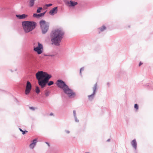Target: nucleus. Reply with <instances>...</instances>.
<instances>
[{"label":"nucleus","instance_id":"1","mask_svg":"<svg viewBox=\"0 0 153 153\" xmlns=\"http://www.w3.org/2000/svg\"><path fill=\"white\" fill-rule=\"evenodd\" d=\"M64 34L63 31L60 29L52 31L51 34L52 44H54L56 46L59 45Z\"/></svg>","mask_w":153,"mask_h":153},{"label":"nucleus","instance_id":"2","mask_svg":"<svg viewBox=\"0 0 153 153\" xmlns=\"http://www.w3.org/2000/svg\"><path fill=\"white\" fill-rule=\"evenodd\" d=\"M22 25L25 32L27 33L35 28L36 23L33 21H24L22 22Z\"/></svg>","mask_w":153,"mask_h":153},{"label":"nucleus","instance_id":"3","mask_svg":"<svg viewBox=\"0 0 153 153\" xmlns=\"http://www.w3.org/2000/svg\"><path fill=\"white\" fill-rule=\"evenodd\" d=\"M39 24L42 33L43 34H45L48 30L49 23L46 22L45 20H42L40 21Z\"/></svg>","mask_w":153,"mask_h":153},{"label":"nucleus","instance_id":"4","mask_svg":"<svg viewBox=\"0 0 153 153\" xmlns=\"http://www.w3.org/2000/svg\"><path fill=\"white\" fill-rule=\"evenodd\" d=\"M36 76L38 80H43L47 77H49V78L51 77V75H49L46 72H44L42 71L37 72L36 74Z\"/></svg>","mask_w":153,"mask_h":153},{"label":"nucleus","instance_id":"5","mask_svg":"<svg viewBox=\"0 0 153 153\" xmlns=\"http://www.w3.org/2000/svg\"><path fill=\"white\" fill-rule=\"evenodd\" d=\"M63 91L69 97H74L75 96V93L71 89L69 88L68 86L64 88Z\"/></svg>","mask_w":153,"mask_h":153},{"label":"nucleus","instance_id":"6","mask_svg":"<svg viewBox=\"0 0 153 153\" xmlns=\"http://www.w3.org/2000/svg\"><path fill=\"white\" fill-rule=\"evenodd\" d=\"M50 79L49 77H47L43 80H38L39 85L42 88H44L45 86Z\"/></svg>","mask_w":153,"mask_h":153},{"label":"nucleus","instance_id":"7","mask_svg":"<svg viewBox=\"0 0 153 153\" xmlns=\"http://www.w3.org/2000/svg\"><path fill=\"white\" fill-rule=\"evenodd\" d=\"M31 88L32 85L31 83L29 81H27L25 87V94L26 95H28L30 92Z\"/></svg>","mask_w":153,"mask_h":153},{"label":"nucleus","instance_id":"8","mask_svg":"<svg viewBox=\"0 0 153 153\" xmlns=\"http://www.w3.org/2000/svg\"><path fill=\"white\" fill-rule=\"evenodd\" d=\"M57 85L59 87L62 88L63 90L67 86L65 84L64 82L61 80H57Z\"/></svg>","mask_w":153,"mask_h":153},{"label":"nucleus","instance_id":"9","mask_svg":"<svg viewBox=\"0 0 153 153\" xmlns=\"http://www.w3.org/2000/svg\"><path fill=\"white\" fill-rule=\"evenodd\" d=\"M97 84L96 83L95 84L93 88V93L92 94H91L90 95H89L88 96V99L90 100H91L94 97V94H95V92H96V91L97 89Z\"/></svg>","mask_w":153,"mask_h":153},{"label":"nucleus","instance_id":"10","mask_svg":"<svg viewBox=\"0 0 153 153\" xmlns=\"http://www.w3.org/2000/svg\"><path fill=\"white\" fill-rule=\"evenodd\" d=\"M58 12V7H56L52 9L51 10L49 11V14L52 15L53 16L55 14H56Z\"/></svg>","mask_w":153,"mask_h":153},{"label":"nucleus","instance_id":"11","mask_svg":"<svg viewBox=\"0 0 153 153\" xmlns=\"http://www.w3.org/2000/svg\"><path fill=\"white\" fill-rule=\"evenodd\" d=\"M16 16L19 19H24L27 16V15L25 14H23L22 15H16Z\"/></svg>","mask_w":153,"mask_h":153},{"label":"nucleus","instance_id":"12","mask_svg":"<svg viewBox=\"0 0 153 153\" xmlns=\"http://www.w3.org/2000/svg\"><path fill=\"white\" fill-rule=\"evenodd\" d=\"M46 11L42 13H41L39 14H37V13H34L33 14V16L34 17L36 18H39L40 17L43 16H44V14L46 13Z\"/></svg>","mask_w":153,"mask_h":153},{"label":"nucleus","instance_id":"13","mask_svg":"<svg viewBox=\"0 0 153 153\" xmlns=\"http://www.w3.org/2000/svg\"><path fill=\"white\" fill-rule=\"evenodd\" d=\"M37 142V139H35L33 140V143L30 144V148L31 149H33L34 146H35L36 143Z\"/></svg>","mask_w":153,"mask_h":153},{"label":"nucleus","instance_id":"14","mask_svg":"<svg viewBox=\"0 0 153 153\" xmlns=\"http://www.w3.org/2000/svg\"><path fill=\"white\" fill-rule=\"evenodd\" d=\"M68 4H70V6H74L77 4L78 3L75 1H68L67 3Z\"/></svg>","mask_w":153,"mask_h":153},{"label":"nucleus","instance_id":"15","mask_svg":"<svg viewBox=\"0 0 153 153\" xmlns=\"http://www.w3.org/2000/svg\"><path fill=\"white\" fill-rule=\"evenodd\" d=\"M43 48H34V50L35 51L37 52L38 54L41 53L43 51Z\"/></svg>","mask_w":153,"mask_h":153},{"label":"nucleus","instance_id":"16","mask_svg":"<svg viewBox=\"0 0 153 153\" xmlns=\"http://www.w3.org/2000/svg\"><path fill=\"white\" fill-rule=\"evenodd\" d=\"M106 29V27L105 26H102V27H100L98 29L99 30V33H100L101 32L103 31Z\"/></svg>","mask_w":153,"mask_h":153},{"label":"nucleus","instance_id":"17","mask_svg":"<svg viewBox=\"0 0 153 153\" xmlns=\"http://www.w3.org/2000/svg\"><path fill=\"white\" fill-rule=\"evenodd\" d=\"M131 144L132 146L136 149L137 148V144L135 140H133L131 142Z\"/></svg>","mask_w":153,"mask_h":153},{"label":"nucleus","instance_id":"18","mask_svg":"<svg viewBox=\"0 0 153 153\" xmlns=\"http://www.w3.org/2000/svg\"><path fill=\"white\" fill-rule=\"evenodd\" d=\"M35 0H30L29 1V6L30 7H32L34 4Z\"/></svg>","mask_w":153,"mask_h":153},{"label":"nucleus","instance_id":"19","mask_svg":"<svg viewBox=\"0 0 153 153\" xmlns=\"http://www.w3.org/2000/svg\"><path fill=\"white\" fill-rule=\"evenodd\" d=\"M33 48H43L42 45L39 42H38V46L36 47H34Z\"/></svg>","mask_w":153,"mask_h":153},{"label":"nucleus","instance_id":"20","mask_svg":"<svg viewBox=\"0 0 153 153\" xmlns=\"http://www.w3.org/2000/svg\"><path fill=\"white\" fill-rule=\"evenodd\" d=\"M35 91L36 93L37 94H39V93L40 90L39 89V88L38 86H36V87Z\"/></svg>","mask_w":153,"mask_h":153},{"label":"nucleus","instance_id":"21","mask_svg":"<svg viewBox=\"0 0 153 153\" xmlns=\"http://www.w3.org/2000/svg\"><path fill=\"white\" fill-rule=\"evenodd\" d=\"M42 9V7H39L37 10L36 12L37 13H40L41 12V10Z\"/></svg>","mask_w":153,"mask_h":153},{"label":"nucleus","instance_id":"22","mask_svg":"<svg viewBox=\"0 0 153 153\" xmlns=\"http://www.w3.org/2000/svg\"><path fill=\"white\" fill-rule=\"evenodd\" d=\"M53 84V82L52 81H50L48 83V86H50Z\"/></svg>","mask_w":153,"mask_h":153},{"label":"nucleus","instance_id":"23","mask_svg":"<svg viewBox=\"0 0 153 153\" xmlns=\"http://www.w3.org/2000/svg\"><path fill=\"white\" fill-rule=\"evenodd\" d=\"M49 92L48 91H46L45 93V95L46 97L48 96L49 94Z\"/></svg>","mask_w":153,"mask_h":153},{"label":"nucleus","instance_id":"24","mask_svg":"<svg viewBox=\"0 0 153 153\" xmlns=\"http://www.w3.org/2000/svg\"><path fill=\"white\" fill-rule=\"evenodd\" d=\"M134 108L137 110L138 108V107L137 104H135L134 106Z\"/></svg>","mask_w":153,"mask_h":153},{"label":"nucleus","instance_id":"25","mask_svg":"<svg viewBox=\"0 0 153 153\" xmlns=\"http://www.w3.org/2000/svg\"><path fill=\"white\" fill-rule=\"evenodd\" d=\"M45 5H46V6L47 7H49L52 6V4H46Z\"/></svg>","mask_w":153,"mask_h":153},{"label":"nucleus","instance_id":"26","mask_svg":"<svg viewBox=\"0 0 153 153\" xmlns=\"http://www.w3.org/2000/svg\"><path fill=\"white\" fill-rule=\"evenodd\" d=\"M27 131H23L22 132V134H25L26 133H27Z\"/></svg>","mask_w":153,"mask_h":153},{"label":"nucleus","instance_id":"27","mask_svg":"<svg viewBox=\"0 0 153 153\" xmlns=\"http://www.w3.org/2000/svg\"><path fill=\"white\" fill-rule=\"evenodd\" d=\"M29 108L32 110H35V108L33 107H30Z\"/></svg>","mask_w":153,"mask_h":153},{"label":"nucleus","instance_id":"28","mask_svg":"<svg viewBox=\"0 0 153 153\" xmlns=\"http://www.w3.org/2000/svg\"><path fill=\"white\" fill-rule=\"evenodd\" d=\"M73 114H74V116H75L76 115V113L75 111V110L73 111Z\"/></svg>","mask_w":153,"mask_h":153},{"label":"nucleus","instance_id":"29","mask_svg":"<svg viewBox=\"0 0 153 153\" xmlns=\"http://www.w3.org/2000/svg\"><path fill=\"white\" fill-rule=\"evenodd\" d=\"M46 143L48 145V146L49 147L50 146V144L46 142Z\"/></svg>","mask_w":153,"mask_h":153},{"label":"nucleus","instance_id":"30","mask_svg":"<svg viewBox=\"0 0 153 153\" xmlns=\"http://www.w3.org/2000/svg\"><path fill=\"white\" fill-rule=\"evenodd\" d=\"M142 63L141 62H140L139 64V66H140L141 65H142Z\"/></svg>","mask_w":153,"mask_h":153},{"label":"nucleus","instance_id":"31","mask_svg":"<svg viewBox=\"0 0 153 153\" xmlns=\"http://www.w3.org/2000/svg\"><path fill=\"white\" fill-rule=\"evenodd\" d=\"M50 116H53V114L52 113H51L50 114Z\"/></svg>","mask_w":153,"mask_h":153},{"label":"nucleus","instance_id":"32","mask_svg":"<svg viewBox=\"0 0 153 153\" xmlns=\"http://www.w3.org/2000/svg\"><path fill=\"white\" fill-rule=\"evenodd\" d=\"M19 130H20V131H22V132L23 131L20 128H19Z\"/></svg>","mask_w":153,"mask_h":153},{"label":"nucleus","instance_id":"33","mask_svg":"<svg viewBox=\"0 0 153 153\" xmlns=\"http://www.w3.org/2000/svg\"><path fill=\"white\" fill-rule=\"evenodd\" d=\"M80 73H81V70L80 69Z\"/></svg>","mask_w":153,"mask_h":153},{"label":"nucleus","instance_id":"34","mask_svg":"<svg viewBox=\"0 0 153 153\" xmlns=\"http://www.w3.org/2000/svg\"><path fill=\"white\" fill-rule=\"evenodd\" d=\"M51 56H53V55H51Z\"/></svg>","mask_w":153,"mask_h":153},{"label":"nucleus","instance_id":"35","mask_svg":"<svg viewBox=\"0 0 153 153\" xmlns=\"http://www.w3.org/2000/svg\"><path fill=\"white\" fill-rule=\"evenodd\" d=\"M85 153H89L88 152H85Z\"/></svg>","mask_w":153,"mask_h":153}]
</instances>
